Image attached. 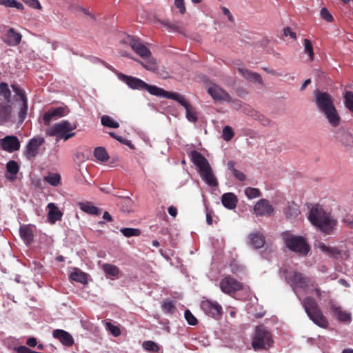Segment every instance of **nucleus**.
I'll use <instances>...</instances> for the list:
<instances>
[{
  "mask_svg": "<svg viewBox=\"0 0 353 353\" xmlns=\"http://www.w3.org/2000/svg\"><path fill=\"white\" fill-rule=\"evenodd\" d=\"M65 115V108L63 107L50 108L43 115V121L45 125L48 126L52 120H57Z\"/></svg>",
  "mask_w": 353,
  "mask_h": 353,
  "instance_id": "17",
  "label": "nucleus"
},
{
  "mask_svg": "<svg viewBox=\"0 0 353 353\" xmlns=\"http://www.w3.org/2000/svg\"><path fill=\"white\" fill-rule=\"evenodd\" d=\"M221 202L225 208L233 210L236 207L238 199L234 193L228 192L222 195Z\"/></svg>",
  "mask_w": 353,
  "mask_h": 353,
  "instance_id": "22",
  "label": "nucleus"
},
{
  "mask_svg": "<svg viewBox=\"0 0 353 353\" xmlns=\"http://www.w3.org/2000/svg\"><path fill=\"white\" fill-rule=\"evenodd\" d=\"M25 3L28 5L30 7L37 9V10H42V6L40 4L39 1L38 0H23Z\"/></svg>",
  "mask_w": 353,
  "mask_h": 353,
  "instance_id": "54",
  "label": "nucleus"
},
{
  "mask_svg": "<svg viewBox=\"0 0 353 353\" xmlns=\"http://www.w3.org/2000/svg\"><path fill=\"white\" fill-rule=\"evenodd\" d=\"M105 327L115 337L121 334L120 329L110 322L105 323Z\"/></svg>",
  "mask_w": 353,
  "mask_h": 353,
  "instance_id": "48",
  "label": "nucleus"
},
{
  "mask_svg": "<svg viewBox=\"0 0 353 353\" xmlns=\"http://www.w3.org/2000/svg\"><path fill=\"white\" fill-rule=\"evenodd\" d=\"M321 16L322 19L325 20L326 21L331 22L333 21V17L330 13L328 10L326 8H323L321 10Z\"/></svg>",
  "mask_w": 353,
  "mask_h": 353,
  "instance_id": "53",
  "label": "nucleus"
},
{
  "mask_svg": "<svg viewBox=\"0 0 353 353\" xmlns=\"http://www.w3.org/2000/svg\"><path fill=\"white\" fill-rule=\"evenodd\" d=\"M238 72L246 79L254 81V82H258L259 83H262V78L260 74L256 72H253L250 71L249 70H247L245 68H238Z\"/></svg>",
  "mask_w": 353,
  "mask_h": 353,
  "instance_id": "28",
  "label": "nucleus"
},
{
  "mask_svg": "<svg viewBox=\"0 0 353 353\" xmlns=\"http://www.w3.org/2000/svg\"><path fill=\"white\" fill-rule=\"evenodd\" d=\"M11 114V107L8 104L0 103V121H7Z\"/></svg>",
  "mask_w": 353,
  "mask_h": 353,
  "instance_id": "33",
  "label": "nucleus"
},
{
  "mask_svg": "<svg viewBox=\"0 0 353 353\" xmlns=\"http://www.w3.org/2000/svg\"><path fill=\"white\" fill-rule=\"evenodd\" d=\"M246 114L250 115L256 121H259L263 126H269L271 124V121L259 112L251 109L250 107L248 108Z\"/></svg>",
  "mask_w": 353,
  "mask_h": 353,
  "instance_id": "25",
  "label": "nucleus"
},
{
  "mask_svg": "<svg viewBox=\"0 0 353 353\" xmlns=\"http://www.w3.org/2000/svg\"><path fill=\"white\" fill-rule=\"evenodd\" d=\"M345 105L348 109L349 107L353 105V92L351 91H347L344 96Z\"/></svg>",
  "mask_w": 353,
  "mask_h": 353,
  "instance_id": "52",
  "label": "nucleus"
},
{
  "mask_svg": "<svg viewBox=\"0 0 353 353\" xmlns=\"http://www.w3.org/2000/svg\"><path fill=\"white\" fill-rule=\"evenodd\" d=\"M249 239L250 245L256 249L261 248L265 243L264 236L259 232L250 234L249 235Z\"/></svg>",
  "mask_w": 353,
  "mask_h": 353,
  "instance_id": "24",
  "label": "nucleus"
},
{
  "mask_svg": "<svg viewBox=\"0 0 353 353\" xmlns=\"http://www.w3.org/2000/svg\"><path fill=\"white\" fill-rule=\"evenodd\" d=\"M6 170L8 173H10L12 176H7L6 178L10 181H13L16 178V175L19 172V167L18 163L13 160L9 161L6 163Z\"/></svg>",
  "mask_w": 353,
  "mask_h": 353,
  "instance_id": "31",
  "label": "nucleus"
},
{
  "mask_svg": "<svg viewBox=\"0 0 353 353\" xmlns=\"http://www.w3.org/2000/svg\"><path fill=\"white\" fill-rule=\"evenodd\" d=\"M102 268L107 274L114 277L117 276L120 272L117 266L110 263H104Z\"/></svg>",
  "mask_w": 353,
  "mask_h": 353,
  "instance_id": "35",
  "label": "nucleus"
},
{
  "mask_svg": "<svg viewBox=\"0 0 353 353\" xmlns=\"http://www.w3.org/2000/svg\"><path fill=\"white\" fill-rule=\"evenodd\" d=\"M168 213L170 216L176 217L177 215V209L176 207L172 205L168 208Z\"/></svg>",
  "mask_w": 353,
  "mask_h": 353,
  "instance_id": "60",
  "label": "nucleus"
},
{
  "mask_svg": "<svg viewBox=\"0 0 353 353\" xmlns=\"http://www.w3.org/2000/svg\"><path fill=\"white\" fill-rule=\"evenodd\" d=\"M70 277L72 280L83 284L86 283L88 280L87 274L77 268L74 269V271L71 273Z\"/></svg>",
  "mask_w": 353,
  "mask_h": 353,
  "instance_id": "32",
  "label": "nucleus"
},
{
  "mask_svg": "<svg viewBox=\"0 0 353 353\" xmlns=\"http://www.w3.org/2000/svg\"><path fill=\"white\" fill-rule=\"evenodd\" d=\"M0 148L10 153L17 151L20 149V141L15 136H6L0 139Z\"/></svg>",
  "mask_w": 353,
  "mask_h": 353,
  "instance_id": "14",
  "label": "nucleus"
},
{
  "mask_svg": "<svg viewBox=\"0 0 353 353\" xmlns=\"http://www.w3.org/2000/svg\"><path fill=\"white\" fill-rule=\"evenodd\" d=\"M143 348L147 351L158 352L159 351V345L152 341H145L143 343Z\"/></svg>",
  "mask_w": 353,
  "mask_h": 353,
  "instance_id": "44",
  "label": "nucleus"
},
{
  "mask_svg": "<svg viewBox=\"0 0 353 353\" xmlns=\"http://www.w3.org/2000/svg\"><path fill=\"white\" fill-rule=\"evenodd\" d=\"M101 124L104 126L117 128L119 127V123L114 121L110 116L104 115L101 119Z\"/></svg>",
  "mask_w": 353,
  "mask_h": 353,
  "instance_id": "40",
  "label": "nucleus"
},
{
  "mask_svg": "<svg viewBox=\"0 0 353 353\" xmlns=\"http://www.w3.org/2000/svg\"><path fill=\"white\" fill-rule=\"evenodd\" d=\"M174 5L179 10V12L181 14H184L186 10L183 0H174Z\"/></svg>",
  "mask_w": 353,
  "mask_h": 353,
  "instance_id": "55",
  "label": "nucleus"
},
{
  "mask_svg": "<svg viewBox=\"0 0 353 353\" xmlns=\"http://www.w3.org/2000/svg\"><path fill=\"white\" fill-rule=\"evenodd\" d=\"M103 218L105 220L108 221H112V216L110 214V213L108 212H105L103 213Z\"/></svg>",
  "mask_w": 353,
  "mask_h": 353,
  "instance_id": "64",
  "label": "nucleus"
},
{
  "mask_svg": "<svg viewBox=\"0 0 353 353\" xmlns=\"http://www.w3.org/2000/svg\"><path fill=\"white\" fill-rule=\"evenodd\" d=\"M21 38L22 35L19 32L10 28L5 34L3 41L10 46H16L20 43Z\"/></svg>",
  "mask_w": 353,
  "mask_h": 353,
  "instance_id": "19",
  "label": "nucleus"
},
{
  "mask_svg": "<svg viewBox=\"0 0 353 353\" xmlns=\"http://www.w3.org/2000/svg\"><path fill=\"white\" fill-rule=\"evenodd\" d=\"M283 212L286 217L289 219H295L301 214L298 205L294 202H288Z\"/></svg>",
  "mask_w": 353,
  "mask_h": 353,
  "instance_id": "23",
  "label": "nucleus"
},
{
  "mask_svg": "<svg viewBox=\"0 0 353 353\" xmlns=\"http://www.w3.org/2000/svg\"><path fill=\"white\" fill-rule=\"evenodd\" d=\"M201 307L207 315L215 319H219L223 313V309L220 304L208 299L201 301Z\"/></svg>",
  "mask_w": 353,
  "mask_h": 353,
  "instance_id": "13",
  "label": "nucleus"
},
{
  "mask_svg": "<svg viewBox=\"0 0 353 353\" xmlns=\"http://www.w3.org/2000/svg\"><path fill=\"white\" fill-rule=\"evenodd\" d=\"M208 92L216 101H232L230 95L216 84L210 85L208 88Z\"/></svg>",
  "mask_w": 353,
  "mask_h": 353,
  "instance_id": "15",
  "label": "nucleus"
},
{
  "mask_svg": "<svg viewBox=\"0 0 353 353\" xmlns=\"http://www.w3.org/2000/svg\"><path fill=\"white\" fill-rule=\"evenodd\" d=\"M185 115L187 119L190 122L195 123L198 120L196 112L191 105L185 109Z\"/></svg>",
  "mask_w": 353,
  "mask_h": 353,
  "instance_id": "42",
  "label": "nucleus"
},
{
  "mask_svg": "<svg viewBox=\"0 0 353 353\" xmlns=\"http://www.w3.org/2000/svg\"><path fill=\"white\" fill-rule=\"evenodd\" d=\"M0 94L2 95L7 103L11 101V91L8 88V85L6 82L0 83Z\"/></svg>",
  "mask_w": 353,
  "mask_h": 353,
  "instance_id": "38",
  "label": "nucleus"
},
{
  "mask_svg": "<svg viewBox=\"0 0 353 353\" xmlns=\"http://www.w3.org/2000/svg\"><path fill=\"white\" fill-rule=\"evenodd\" d=\"M162 309L165 313L172 314L175 310V306L172 301H166L163 304Z\"/></svg>",
  "mask_w": 353,
  "mask_h": 353,
  "instance_id": "50",
  "label": "nucleus"
},
{
  "mask_svg": "<svg viewBox=\"0 0 353 353\" xmlns=\"http://www.w3.org/2000/svg\"><path fill=\"white\" fill-rule=\"evenodd\" d=\"M287 281L294 290L297 288L306 290L315 285V282L312 279L305 276L302 273L296 271L292 272L288 275Z\"/></svg>",
  "mask_w": 353,
  "mask_h": 353,
  "instance_id": "10",
  "label": "nucleus"
},
{
  "mask_svg": "<svg viewBox=\"0 0 353 353\" xmlns=\"http://www.w3.org/2000/svg\"><path fill=\"white\" fill-rule=\"evenodd\" d=\"M94 155L100 161H107L109 159V156L105 150V149L103 147H98L95 148L94 151Z\"/></svg>",
  "mask_w": 353,
  "mask_h": 353,
  "instance_id": "37",
  "label": "nucleus"
},
{
  "mask_svg": "<svg viewBox=\"0 0 353 353\" xmlns=\"http://www.w3.org/2000/svg\"><path fill=\"white\" fill-rule=\"evenodd\" d=\"M234 136L232 128L230 126H225L223 129L222 137L226 141H230Z\"/></svg>",
  "mask_w": 353,
  "mask_h": 353,
  "instance_id": "46",
  "label": "nucleus"
},
{
  "mask_svg": "<svg viewBox=\"0 0 353 353\" xmlns=\"http://www.w3.org/2000/svg\"><path fill=\"white\" fill-rule=\"evenodd\" d=\"M235 164H236L235 162L232 160L229 161L228 162V164H227L228 169L229 170H230L232 172V173H233L234 172V170H236V169L234 168Z\"/></svg>",
  "mask_w": 353,
  "mask_h": 353,
  "instance_id": "61",
  "label": "nucleus"
},
{
  "mask_svg": "<svg viewBox=\"0 0 353 353\" xmlns=\"http://www.w3.org/2000/svg\"><path fill=\"white\" fill-rule=\"evenodd\" d=\"M121 232L125 237L139 236L141 234V230L136 228H124L121 229Z\"/></svg>",
  "mask_w": 353,
  "mask_h": 353,
  "instance_id": "41",
  "label": "nucleus"
},
{
  "mask_svg": "<svg viewBox=\"0 0 353 353\" xmlns=\"http://www.w3.org/2000/svg\"><path fill=\"white\" fill-rule=\"evenodd\" d=\"M283 34L285 37L290 36L291 38L294 39L296 38V33L293 32L292 29L289 27L285 28L283 29Z\"/></svg>",
  "mask_w": 353,
  "mask_h": 353,
  "instance_id": "57",
  "label": "nucleus"
},
{
  "mask_svg": "<svg viewBox=\"0 0 353 353\" xmlns=\"http://www.w3.org/2000/svg\"><path fill=\"white\" fill-rule=\"evenodd\" d=\"M47 208L49 210L48 219L50 223H54L56 221L61 219L63 213L54 203H48Z\"/></svg>",
  "mask_w": 353,
  "mask_h": 353,
  "instance_id": "21",
  "label": "nucleus"
},
{
  "mask_svg": "<svg viewBox=\"0 0 353 353\" xmlns=\"http://www.w3.org/2000/svg\"><path fill=\"white\" fill-rule=\"evenodd\" d=\"M233 176L240 181H244L246 179L245 175L241 171L236 170L232 173Z\"/></svg>",
  "mask_w": 353,
  "mask_h": 353,
  "instance_id": "56",
  "label": "nucleus"
},
{
  "mask_svg": "<svg viewBox=\"0 0 353 353\" xmlns=\"http://www.w3.org/2000/svg\"><path fill=\"white\" fill-rule=\"evenodd\" d=\"M159 92L160 93L158 97H162L166 99L174 100L179 102L183 107L185 108V109L190 106V104L188 103V101L185 99L183 96L180 94L168 92L162 88H161Z\"/></svg>",
  "mask_w": 353,
  "mask_h": 353,
  "instance_id": "18",
  "label": "nucleus"
},
{
  "mask_svg": "<svg viewBox=\"0 0 353 353\" xmlns=\"http://www.w3.org/2000/svg\"><path fill=\"white\" fill-rule=\"evenodd\" d=\"M303 44L305 53L307 54L310 57V60L312 61L314 59V54L312 42L309 39H305L303 41Z\"/></svg>",
  "mask_w": 353,
  "mask_h": 353,
  "instance_id": "43",
  "label": "nucleus"
},
{
  "mask_svg": "<svg viewBox=\"0 0 353 353\" xmlns=\"http://www.w3.org/2000/svg\"><path fill=\"white\" fill-rule=\"evenodd\" d=\"M78 205L82 211L92 215H98L101 212L97 207L94 206L90 202H79Z\"/></svg>",
  "mask_w": 353,
  "mask_h": 353,
  "instance_id": "30",
  "label": "nucleus"
},
{
  "mask_svg": "<svg viewBox=\"0 0 353 353\" xmlns=\"http://www.w3.org/2000/svg\"><path fill=\"white\" fill-rule=\"evenodd\" d=\"M190 157L192 163L199 168L201 176L205 182L210 187H216L219 185L217 179L206 158L196 150H192Z\"/></svg>",
  "mask_w": 353,
  "mask_h": 353,
  "instance_id": "3",
  "label": "nucleus"
},
{
  "mask_svg": "<svg viewBox=\"0 0 353 353\" xmlns=\"http://www.w3.org/2000/svg\"><path fill=\"white\" fill-rule=\"evenodd\" d=\"M76 123H72L67 120H63L54 123L46 130V134L49 137H56L57 141L63 139L65 141L75 136L72 131L77 128Z\"/></svg>",
  "mask_w": 353,
  "mask_h": 353,
  "instance_id": "6",
  "label": "nucleus"
},
{
  "mask_svg": "<svg viewBox=\"0 0 353 353\" xmlns=\"http://www.w3.org/2000/svg\"><path fill=\"white\" fill-rule=\"evenodd\" d=\"M254 212L256 216H268L274 212V208L268 200L261 199L258 201L254 207Z\"/></svg>",
  "mask_w": 353,
  "mask_h": 353,
  "instance_id": "16",
  "label": "nucleus"
},
{
  "mask_svg": "<svg viewBox=\"0 0 353 353\" xmlns=\"http://www.w3.org/2000/svg\"><path fill=\"white\" fill-rule=\"evenodd\" d=\"M285 246L292 252L305 256L310 251V246L301 236H294L290 233L283 235Z\"/></svg>",
  "mask_w": 353,
  "mask_h": 353,
  "instance_id": "8",
  "label": "nucleus"
},
{
  "mask_svg": "<svg viewBox=\"0 0 353 353\" xmlns=\"http://www.w3.org/2000/svg\"><path fill=\"white\" fill-rule=\"evenodd\" d=\"M52 336L54 338L59 339L64 345L70 347L74 344V339L72 335L63 330H54L52 332Z\"/></svg>",
  "mask_w": 353,
  "mask_h": 353,
  "instance_id": "20",
  "label": "nucleus"
},
{
  "mask_svg": "<svg viewBox=\"0 0 353 353\" xmlns=\"http://www.w3.org/2000/svg\"><path fill=\"white\" fill-rule=\"evenodd\" d=\"M44 181L51 185L57 187L61 183V176L58 173H50L44 177Z\"/></svg>",
  "mask_w": 353,
  "mask_h": 353,
  "instance_id": "36",
  "label": "nucleus"
},
{
  "mask_svg": "<svg viewBox=\"0 0 353 353\" xmlns=\"http://www.w3.org/2000/svg\"><path fill=\"white\" fill-rule=\"evenodd\" d=\"M124 43L128 44L142 59H148L145 62L139 61L145 69L150 71H155L157 69L156 59L150 58V50L140 41L139 39L128 36Z\"/></svg>",
  "mask_w": 353,
  "mask_h": 353,
  "instance_id": "4",
  "label": "nucleus"
},
{
  "mask_svg": "<svg viewBox=\"0 0 353 353\" xmlns=\"http://www.w3.org/2000/svg\"><path fill=\"white\" fill-rule=\"evenodd\" d=\"M273 343L271 334L266 330L263 325L256 327L255 333L252 341V347L254 350H259L266 348V346L270 347Z\"/></svg>",
  "mask_w": 353,
  "mask_h": 353,
  "instance_id": "9",
  "label": "nucleus"
},
{
  "mask_svg": "<svg viewBox=\"0 0 353 353\" xmlns=\"http://www.w3.org/2000/svg\"><path fill=\"white\" fill-rule=\"evenodd\" d=\"M0 4L8 8H15L19 10L24 9L23 4L16 0H0Z\"/></svg>",
  "mask_w": 353,
  "mask_h": 353,
  "instance_id": "39",
  "label": "nucleus"
},
{
  "mask_svg": "<svg viewBox=\"0 0 353 353\" xmlns=\"http://www.w3.org/2000/svg\"><path fill=\"white\" fill-rule=\"evenodd\" d=\"M318 248L324 253L335 259H339L341 254V251L335 247H330L323 242L318 243Z\"/></svg>",
  "mask_w": 353,
  "mask_h": 353,
  "instance_id": "27",
  "label": "nucleus"
},
{
  "mask_svg": "<svg viewBox=\"0 0 353 353\" xmlns=\"http://www.w3.org/2000/svg\"><path fill=\"white\" fill-rule=\"evenodd\" d=\"M229 102L232 103L233 104V106L235 109H239L242 106L241 101H240L239 100H237V99H232V101H229Z\"/></svg>",
  "mask_w": 353,
  "mask_h": 353,
  "instance_id": "62",
  "label": "nucleus"
},
{
  "mask_svg": "<svg viewBox=\"0 0 353 353\" xmlns=\"http://www.w3.org/2000/svg\"><path fill=\"white\" fill-rule=\"evenodd\" d=\"M45 143V139L40 136L34 137L29 140L23 151L24 156L28 159H34L41 153V147Z\"/></svg>",
  "mask_w": 353,
  "mask_h": 353,
  "instance_id": "11",
  "label": "nucleus"
},
{
  "mask_svg": "<svg viewBox=\"0 0 353 353\" xmlns=\"http://www.w3.org/2000/svg\"><path fill=\"white\" fill-rule=\"evenodd\" d=\"M303 306L310 319L318 326L322 328H326L328 326V321L323 314L316 300L307 296L302 301Z\"/></svg>",
  "mask_w": 353,
  "mask_h": 353,
  "instance_id": "5",
  "label": "nucleus"
},
{
  "mask_svg": "<svg viewBox=\"0 0 353 353\" xmlns=\"http://www.w3.org/2000/svg\"><path fill=\"white\" fill-rule=\"evenodd\" d=\"M19 233L21 239L26 242V243L30 244L33 241V232L28 226H21L19 229Z\"/></svg>",
  "mask_w": 353,
  "mask_h": 353,
  "instance_id": "29",
  "label": "nucleus"
},
{
  "mask_svg": "<svg viewBox=\"0 0 353 353\" xmlns=\"http://www.w3.org/2000/svg\"><path fill=\"white\" fill-rule=\"evenodd\" d=\"M308 219L313 225L325 234H331L338 223L330 213L325 212L319 205L312 207Z\"/></svg>",
  "mask_w": 353,
  "mask_h": 353,
  "instance_id": "2",
  "label": "nucleus"
},
{
  "mask_svg": "<svg viewBox=\"0 0 353 353\" xmlns=\"http://www.w3.org/2000/svg\"><path fill=\"white\" fill-rule=\"evenodd\" d=\"M26 344L31 347H35L37 344V339L34 337H30L26 341Z\"/></svg>",
  "mask_w": 353,
  "mask_h": 353,
  "instance_id": "58",
  "label": "nucleus"
},
{
  "mask_svg": "<svg viewBox=\"0 0 353 353\" xmlns=\"http://www.w3.org/2000/svg\"><path fill=\"white\" fill-rule=\"evenodd\" d=\"M11 87L13 91L20 97L21 101L27 99L23 90L21 89L17 84H12Z\"/></svg>",
  "mask_w": 353,
  "mask_h": 353,
  "instance_id": "51",
  "label": "nucleus"
},
{
  "mask_svg": "<svg viewBox=\"0 0 353 353\" xmlns=\"http://www.w3.org/2000/svg\"><path fill=\"white\" fill-rule=\"evenodd\" d=\"M222 10H223V13L225 16H227V17H228V20H229L230 21H231V22H232V21H234V18H233L232 15L231 14V13H230V10H229L228 8H226L223 7V8H222Z\"/></svg>",
  "mask_w": 353,
  "mask_h": 353,
  "instance_id": "59",
  "label": "nucleus"
},
{
  "mask_svg": "<svg viewBox=\"0 0 353 353\" xmlns=\"http://www.w3.org/2000/svg\"><path fill=\"white\" fill-rule=\"evenodd\" d=\"M119 79L125 83L130 88L139 90H147L152 95L158 97L161 88L151 85L143 80L132 76H128L122 73L117 74Z\"/></svg>",
  "mask_w": 353,
  "mask_h": 353,
  "instance_id": "7",
  "label": "nucleus"
},
{
  "mask_svg": "<svg viewBox=\"0 0 353 353\" xmlns=\"http://www.w3.org/2000/svg\"><path fill=\"white\" fill-rule=\"evenodd\" d=\"M313 101L330 125L336 128L340 125L341 117L335 107L334 99L330 94L316 89L313 92Z\"/></svg>",
  "mask_w": 353,
  "mask_h": 353,
  "instance_id": "1",
  "label": "nucleus"
},
{
  "mask_svg": "<svg viewBox=\"0 0 353 353\" xmlns=\"http://www.w3.org/2000/svg\"><path fill=\"white\" fill-rule=\"evenodd\" d=\"M245 194L249 199H252L261 196V192L259 189L248 187L245 190Z\"/></svg>",
  "mask_w": 353,
  "mask_h": 353,
  "instance_id": "45",
  "label": "nucleus"
},
{
  "mask_svg": "<svg viewBox=\"0 0 353 353\" xmlns=\"http://www.w3.org/2000/svg\"><path fill=\"white\" fill-rule=\"evenodd\" d=\"M23 103L21 107L19 113V118L21 122H23L26 117L27 111H28V99H25L22 101Z\"/></svg>",
  "mask_w": 353,
  "mask_h": 353,
  "instance_id": "49",
  "label": "nucleus"
},
{
  "mask_svg": "<svg viewBox=\"0 0 353 353\" xmlns=\"http://www.w3.org/2000/svg\"><path fill=\"white\" fill-rule=\"evenodd\" d=\"M337 138L347 150L353 148V135L350 132L343 131L338 135Z\"/></svg>",
  "mask_w": 353,
  "mask_h": 353,
  "instance_id": "26",
  "label": "nucleus"
},
{
  "mask_svg": "<svg viewBox=\"0 0 353 353\" xmlns=\"http://www.w3.org/2000/svg\"><path fill=\"white\" fill-rule=\"evenodd\" d=\"M116 139L117 141H119L120 143H123L126 145H130V141L129 140H127L125 139V138L121 137V136H117V137H116Z\"/></svg>",
  "mask_w": 353,
  "mask_h": 353,
  "instance_id": "63",
  "label": "nucleus"
},
{
  "mask_svg": "<svg viewBox=\"0 0 353 353\" xmlns=\"http://www.w3.org/2000/svg\"><path fill=\"white\" fill-rule=\"evenodd\" d=\"M184 316L189 325L194 326L198 324L197 319L192 314L190 310H186Z\"/></svg>",
  "mask_w": 353,
  "mask_h": 353,
  "instance_id": "47",
  "label": "nucleus"
},
{
  "mask_svg": "<svg viewBox=\"0 0 353 353\" xmlns=\"http://www.w3.org/2000/svg\"><path fill=\"white\" fill-rule=\"evenodd\" d=\"M220 288L223 293L232 296L237 292L242 290L243 285L234 277L228 275L221 279Z\"/></svg>",
  "mask_w": 353,
  "mask_h": 353,
  "instance_id": "12",
  "label": "nucleus"
},
{
  "mask_svg": "<svg viewBox=\"0 0 353 353\" xmlns=\"http://www.w3.org/2000/svg\"><path fill=\"white\" fill-rule=\"evenodd\" d=\"M332 308L339 321L345 322L351 320V314L342 310L339 307L333 306Z\"/></svg>",
  "mask_w": 353,
  "mask_h": 353,
  "instance_id": "34",
  "label": "nucleus"
}]
</instances>
